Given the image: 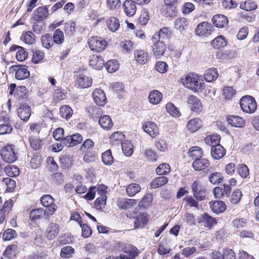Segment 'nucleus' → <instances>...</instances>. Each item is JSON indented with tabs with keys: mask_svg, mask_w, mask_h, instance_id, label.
<instances>
[{
	"mask_svg": "<svg viewBox=\"0 0 259 259\" xmlns=\"http://www.w3.org/2000/svg\"><path fill=\"white\" fill-rule=\"evenodd\" d=\"M182 81L185 87L195 92H199L204 88V83L198 76L194 74H189Z\"/></svg>",
	"mask_w": 259,
	"mask_h": 259,
	"instance_id": "f257e3e1",
	"label": "nucleus"
},
{
	"mask_svg": "<svg viewBox=\"0 0 259 259\" xmlns=\"http://www.w3.org/2000/svg\"><path fill=\"white\" fill-rule=\"evenodd\" d=\"M240 105L243 112L250 114L254 113L257 108L254 98L249 95L244 96L241 98Z\"/></svg>",
	"mask_w": 259,
	"mask_h": 259,
	"instance_id": "f03ea898",
	"label": "nucleus"
},
{
	"mask_svg": "<svg viewBox=\"0 0 259 259\" xmlns=\"http://www.w3.org/2000/svg\"><path fill=\"white\" fill-rule=\"evenodd\" d=\"M152 41L153 54L156 58H159L164 54L166 49L165 45L162 40L160 39L159 35L154 34Z\"/></svg>",
	"mask_w": 259,
	"mask_h": 259,
	"instance_id": "7ed1b4c3",
	"label": "nucleus"
},
{
	"mask_svg": "<svg viewBox=\"0 0 259 259\" xmlns=\"http://www.w3.org/2000/svg\"><path fill=\"white\" fill-rule=\"evenodd\" d=\"M14 147L13 145H8L2 149L1 155L6 162L13 163L17 159Z\"/></svg>",
	"mask_w": 259,
	"mask_h": 259,
	"instance_id": "20e7f679",
	"label": "nucleus"
},
{
	"mask_svg": "<svg viewBox=\"0 0 259 259\" xmlns=\"http://www.w3.org/2000/svg\"><path fill=\"white\" fill-rule=\"evenodd\" d=\"M88 44L91 50L100 52L105 49L107 42L100 37L94 36L89 39Z\"/></svg>",
	"mask_w": 259,
	"mask_h": 259,
	"instance_id": "39448f33",
	"label": "nucleus"
},
{
	"mask_svg": "<svg viewBox=\"0 0 259 259\" xmlns=\"http://www.w3.org/2000/svg\"><path fill=\"white\" fill-rule=\"evenodd\" d=\"M192 191L195 199L198 201H202L206 197L205 189L202 183L198 181H194L191 186Z\"/></svg>",
	"mask_w": 259,
	"mask_h": 259,
	"instance_id": "423d86ee",
	"label": "nucleus"
},
{
	"mask_svg": "<svg viewBox=\"0 0 259 259\" xmlns=\"http://www.w3.org/2000/svg\"><path fill=\"white\" fill-rule=\"evenodd\" d=\"M40 201L42 205L47 208V215H53L56 209L53 198L50 195H44L41 197Z\"/></svg>",
	"mask_w": 259,
	"mask_h": 259,
	"instance_id": "0eeeda50",
	"label": "nucleus"
},
{
	"mask_svg": "<svg viewBox=\"0 0 259 259\" xmlns=\"http://www.w3.org/2000/svg\"><path fill=\"white\" fill-rule=\"evenodd\" d=\"M123 253L120 254V259H135L138 256L139 250L132 245H128L122 249Z\"/></svg>",
	"mask_w": 259,
	"mask_h": 259,
	"instance_id": "6e6552de",
	"label": "nucleus"
},
{
	"mask_svg": "<svg viewBox=\"0 0 259 259\" xmlns=\"http://www.w3.org/2000/svg\"><path fill=\"white\" fill-rule=\"evenodd\" d=\"M95 103L98 106H104L107 103V98L104 92L100 89H95L92 94Z\"/></svg>",
	"mask_w": 259,
	"mask_h": 259,
	"instance_id": "1a4fd4ad",
	"label": "nucleus"
},
{
	"mask_svg": "<svg viewBox=\"0 0 259 259\" xmlns=\"http://www.w3.org/2000/svg\"><path fill=\"white\" fill-rule=\"evenodd\" d=\"M82 140L83 138L82 136L78 133L67 136L63 139V144L65 146H68V147L75 146L81 143Z\"/></svg>",
	"mask_w": 259,
	"mask_h": 259,
	"instance_id": "9d476101",
	"label": "nucleus"
},
{
	"mask_svg": "<svg viewBox=\"0 0 259 259\" xmlns=\"http://www.w3.org/2000/svg\"><path fill=\"white\" fill-rule=\"evenodd\" d=\"M187 102L190 108L197 113L202 111V106L200 100L195 96L190 95L188 97Z\"/></svg>",
	"mask_w": 259,
	"mask_h": 259,
	"instance_id": "9b49d317",
	"label": "nucleus"
},
{
	"mask_svg": "<svg viewBox=\"0 0 259 259\" xmlns=\"http://www.w3.org/2000/svg\"><path fill=\"white\" fill-rule=\"evenodd\" d=\"M213 30V27L211 24L207 22H203L198 25L195 32L197 35H204L210 34Z\"/></svg>",
	"mask_w": 259,
	"mask_h": 259,
	"instance_id": "f8f14e48",
	"label": "nucleus"
},
{
	"mask_svg": "<svg viewBox=\"0 0 259 259\" xmlns=\"http://www.w3.org/2000/svg\"><path fill=\"white\" fill-rule=\"evenodd\" d=\"M10 51L11 52L17 51L16 57L18 61H24L28 57V52L22 47L17 45H13L11 47Z\"/></svg>",
	"mask_w": 259,
	"mask_h": 259,
	"instance_id": "ddd939ff",
	"label": "nucleus"
},
{
	"mask_svg": "<svg viewBox=\"0 0 259 259\" xmlns=\"http://www.w3.org/2000/svg\"><path fill=\"white\" fill-rule=\"evenodd\" d=\"M137 203L136 199L119 198L116 203L118 207L122 209H127L134 206Z\"/></svg>",
	"mask_w": 259,
	"mask_h": 259,
	"instance_id": "4468645a",
	"label": "nucleus"
},
{
	"mask_svg": "<svg viewBox=\"0 0 259 259\" xmlns=\"http://www.w3.org/2000/svg\"><path fill=\"white\" fill-rule=\"evenodd\" d=\"M209 165L210 162L208 159L203 157L194 160L192 163V167L196 171L204 170Z\"/></svg>",
	"mask_w": 259,
	"mask_h": 259,
	"instance_id": "2eb2a0df",
	"label": "nucleus"
},
{
	"mask_svg": "<svg viewBox=\"0 0 259 259\" xmlns=\"http://www.w3.org/2000/svg\"><path fill=\"white\" fill-rule=\"evenodd\" d=\"M92 84L91 77L85 75H78L75 81V86L79 88H88Z\"/></svg>",
	"mask_w": 259,
	"mask_h": 259,
	"instance_id": "dca6fc26",
	"label": "nucleus"
},
{
	"mask_svg": "<svg viewBox=\"0 0 259 259\" xmlns=\"http://www.w3.org/2000/svg\"><path fill=\"white\" fill-rule=\"evenodd\" d=\"M17 113L20 119L24 121H27L31 115V110L26 104H21L17 109Z\"/></svg>",
	"mask_w": 259,
	"mask_h": 259,
	"instance_id": "f3484780",
	"label": "nucleus"
},
{
	"mask_svg": "<svg viewBox=\"0 0 259 259\" xmlns=\"http://www.w3.org/2000/svg\"><path fill=\"white\" fill-rule=\"evenodd\" d=\"M143 128L145 132L152 137L157 136L159 134L158 128L154 122L147 121L143 125Z\"/></svg>",
	"mask_w": 259,
	"mask_h": 259,
	"instance_id": "a211bd4d",
	"label": "nucleus"
},
{
	"mask_svg": "<svg viewBox=\"0 0 259 259\" xmlns=\"http://www.w3.org/2000/svg\"><path fill=\"white\" fill-rule=\"evenodd\" d=\"M212 22L218 27L225 28L228 26V19L224 15L218 14L213 17Z\"/></svg>",
	"mask_w": 259,
	"mask_h": 259,
	"instance_id": "6ab92c4d",
	"label": "nucleus"
},
{
	"mask_svg": "<svg viewBox=\"0 0 259 259\" xmlns=\"http://www.w3.org/2000/svg\"><path fill=\"white\" fill-rule=\"evenodd\" d=\"M135 58L136 61L140 64H145L149 60L148 53L143 50H138L135 52Z\"/></svg>",
	"mask_w": 259,
	"mask_h": 259,
	"instance_id": "aec40b11",
	"label": "nucleus"
},
{
	"mask_svg": "<svg viewBox=\"0 0 259 259\" xmlns=\"http://www.w3.org/2000/svg\"><path fill=\"white\" fill-rule=\"evenodd\" d=\"M136 4L137 3L134 1L132 0H126L124 2L123 7L125 14L128 16L132 17L135 14L137 11Z\"/></svg>",
	"mask_w": 259,
	"mask_h": 259,
	"instance_id": "412c9836",
	"label": "nucleus"
},
{
	"mask_svg": "<svg viewBox=\"0 0 259 259\" xmlns=\"http://www.w3.org/2000/svg\"><path fill=\"white\" fill-rule=\"evenodd\" d=\"M89 65L95 69L100 70L105 65V60L101 56L94 55L91 57Z\"/></svg>",
	"mask_w": 259,
	"mask_h": 259,
	"instance_id": "4be33fe9",
	"label": "nucleus"
},
{
	"mask_svg": "<svg viewBox=\"0 0 259 259\" xmlns=\"http://www.w3.org/2000/svg\"><path fill=\"white\" fill-rule=\"evenodd\" d=\"M226 154L225 149L221 145H213L211 148V154L214 159H220Z\"/></svg>",
	"mask_w": 259,
	"mask_h": 259,
	"instance_id": "5701e85b",
	"label": "nucleus"
},
{
	"mask_svg": "<svg viewBox=\"0 0 259 259\" xmlns=\"http://www.w3.org/2000/svg\"><path fill=\"white\" fill-rule=\"evenodd\" d=\"M49 16L48 9L46 7L37 8L33 13V20H41Z\"/></svg>",
	"mask_w": 259,
	"mask_h": 259,
	"instance_id": "b1692460",
	"label": "nucleus"
},
{
	"mask_svg": "<svg viewBox=\"0 0 259 259\" xmlns=\"http://www.w3.org/2000/svg\"><path fill=\"white\" fill-rule=\"evenodd\" d=\"M210 207L216 213L223 212L226 209V205L223 201H215L209 202Z\"/></svg>",
	"mask_w": 259,
	"mask_h": 259,
	"instance_id": "393cba45",
	"label": "nucleus"
},
{
	"mask_svg": "<svg viewBox=\"0 0 259 259\" xmlns=\"http://www.w3.org/2000/svg\"><path fill=\"white\" fill-rule=\"evenodd\" d=\"M47 215V211L42 208H38L32 210L30 213V218L32 221H36L37 220L42 219Z\"/></svg>",
	"mask_w": 259,
	"mask_h": 259,
	"instance_id": "a878e982",
	"label": "nucleus"
},
{
	"mask_svg": "<svg viewBox=\"0 0 259 259\" xmlns=\"http://www.w3.org/2000/svg\"><path fill=\"white\" fill-rule=\"evenodd\" d=\"M8 120L7 117H3L2 119H0V135L9 134L12 132V127Z\"/></svg>",
	"mask_w": 259,
	"mask_h": 259,
	"instance_id": "bb28decb",
	"label": "nucleus"
},
{
	"mask_svg": "<svg viewBox=\"0 0 259 259\" xmlns=\"http://www.w3.org/2000/svg\"><path fill=\"white\" fill-rule=\"evenodd\" d=\"M228 123L232 126L241 127L244 125L243 119L238 116L230 115L227 118Z\"/></svg>",
	"mask_w": 259,
	"mask_h": 259,
	"instance_id": "cd10ccee",
	"label": "nucleus"
},
{
	"mask_svg": "<svg viewBox=\"0 0 259 259\" xmlns=\"http://www.w3.org/2000/svg\"><path fill=\"white\" fill-rule=\"evenodd\" d=\"M99 123L105 130H109L113 125L111 117L107 115H103L99 118Z\"/></svg>",
	"mask_w": 259,
	"mask_h": 259,
	"instance_id": "c85d7f7f",
	"label": "nucleus"
},
{
	"mask_svg": "<svg viewBox=\"0 0 259 259\" xmlns=\"http://www.w3.org/2000/svg\"><path fill=\"white\" fill-rule=\"evenodd\" d=\"M187 26L188 21L185 18H178L175 21V28L179 30L181 33L185 31Z\"/></svg>",
	"mask_w": 259,
	"mask_h": 259,
	"instance_id": "c756f323",
	"label": "nucleus"
},
{
	"mask_svg": "<svg viewBox=\"0 0 259 259\" xmlns=\"http://www.w3.org/2000/svg\"><path fill=\"white\" fill-rule=\"evenodd\" d=\"M202 126L201 120L197 118L190 120L187 123V128L191 132L197 131Z\"/></svg>",
	"mask_w": 259,
	"mask_h": 259,
	"instance_id": "7c9ffc66",
	"label": "nucleus"
},
{
	"mask_svg": "<svg viewBox=\"0 0 259 259\" xmlns=\"http://www.w3.org/2000/svg\"><path fill=\"white\" fill-rule=\"evenodd\" d=\"M162 98V94L157 90H153L150 92L149 95V102L154 105L158 104Z\"/></svg>",
	"mask_w": 259,
	"mask_h": 259,
	"instance_id": "2f4dec72",
	"label": "nucleus"
},
{
	"mask_svg": "<svg viewBox=\"0 0 259 259\" xmlns=\"http://www.w3.org/2000/svg\"><path fill=\"white\" fill-rule=\"evenodd\" d=\"M162 13L165 17H174L177 13L176 8L173 5H165L161 9Z\"/></svg>",
	"mask_w": 259,
	"mask_h": 259,
	"instance_id": "473e14b6",
	"label": "nucleus"
},
{
	"mask_svg": "<svg viewBox=\"0 0 259 259\" xmlns=\"http://www.w3.org/2000/svg\"><path fill=\"white\" fill-rule=\"evenodd\" d=\"M227 41L222 35H219L212 40L211 45L213 48L220 49L224 48L227 45Z\"/></svg>",
	"mask_w": 259,
	"mask_h": 259,
	"instance_id": "72a5a7b5",
	"label": "nucleus"
},
{
	"mask_svg": "<svg viewBox=\"0 0 259 259\" xmlns=\"http://www.w3.org/2000/svg\"><path fill=\"white\" fill-rule=\"evenodd\" d=\"M168 181V178L165 176L157 177L151 182L150 187L152 189L159 188L167 184Z\"/></svg>",
	"mask_w": 259,
	"mask_h": 259,
	"instance_id": "f704fd0d",
	"label": "nucleus"
},
{
	"mask_svg": "<svg viewBox=\"0 0 259 259\" xmlns=\"http://www.w3.org/2000/svg\"><path fill=\"white\" fill-rule=\"evenodd\" d=\"M219 74L215 68H212L207 70L204 74V79L207 82H211L216 79Z\"/></svg>",
	"mask_w": 259,
	"mask_h": 259,
	"instance_id": "c9c22d12",
	"label": "nucleus"
},
{
	"mask_svg": "<svg viewBox=\"0 0 259 259\" xmlns=\"http://www.w3.org/2000/svg\"><path fill=\"white\" fill-rule=\"evenodd\" d=\"M240 8L245 11H250L256 9L257 6L255 2L251 0H247L240 3Z\"/></svg>",
	"mask_w": 259,
	"mask_h": 259,
	"instance_id": "e433bc0d",
	"label": "nucleus"
},
{
	"mask_svg": "<svg viewBox=\"0 0 259 259\" xmlns=\"http://www.w3.org/2000/svg\"><path fill=\"white\" fill-rule=\"evenodd\" d=\"M188 154L189 156L192 157L194 160L202 157L203 151L202 149L198 147H193L190 148Z\"/></svg>",
	"mask_w": 259,
	"mask_h": 259,
	"instance_id": "4c0bfd02",
	"label": "nucleus"
},
{
	"mask_svg": "<svg viewBox=\"0 0 259 259\" xmlns=\"http://www.w3.org/2000/svg\"><path fill=\"white\" fill-rule=\"evenodd\" d=\"M41 42L42 46L47 49L51 48L54 43L52 36L49 33H47L41 36Z\"/></svg>",
	"mask_w": 259,
	"mask_h": 259,
	"instance_id": "58836bf2",
	"label": "nucleus"
},
{
	"mask_svg": "<svg viewBox=\"0 0 259 259\" xmlns=\"http://www.w3.org/2000/svg\"><path fill=\"white\" fill-rule=\"evenodd\" d=\"M141 190V187L139 184L136 183H132L128 185L126 189L127 195L130 197L135 196L137 193Z\"/></svg>",
	"mask_w": 259,
	"mask_h": 259,
	"instance_id": "ea45409f",
	"label": "nucleus"
},
{
	"mask_svg": "<svg viewBox=\"0 0 259 259\" xmlns=\"http://www.w3.org/2000/svg\"><path fill=\"white\" fill-rule=\"evenodd\" d=\"M153 201V195L151 193H147L139 202L138 206L140 208H146L150 205Z\"/></svg>",
	"mask_w": 259,
	"mask_h": 259,
	"instance_id": "a19ab883",
	"label": "nucleus"
},
{
	"mask_svg": "<svg viewBox=\"0 0 259 259\" xmlns=\"http://www.w3.org/2000/svg\"><path fill=\"white\" fill-rule=\"evenodd\" d=\"M35 35L30 31L25 32L22 35L21 39L28 45H32L35 42Z\"/></svg>",
	"mask_w": 259,
	"mask_h": 259,
	"instance_id": "79ce46f5",
	"label": "nucleus"
},
{
	"mask_svg": "<svg viewBox=\"0 0 259 259\" xmlns=\"http://www.w3.org/2000/svg\"><path fill=\"white\" fill-rule=\"evenodd\" d=\"M70 222L71 225H78L79 227H89L87 224L82 223V219L77 212H74L71 215Z\"/></svg>",
	"mask_w": 259,
	"mask_h": 259,
	"instance_id": "37998d69",
	"label": "nucleus"
},
{
	"mask_svg": "<svg viewBox=\"0 0 259 259\" xmlns=\"http://www.w3.org/2000/svg\"><path fill=\"white\" fill-rule=\"evenodd\" d=\"M102 160L107 165H110L113 163L114 159L111 150L109 149L102 153Z\"/></svg>",
	"mask_w": 259,
	"mask_h": 259,
	"instance_id": "c03bdc74",
	"label": "nucleus"
},
{
	"mask_svg": "<svg viewBox=\"0 0 259 259\" xmlns=\"http://www.w3.org/2000/svg\"><path fill=\"white\" fill-rule=\"evenodd\" d=\"M76 24L74 21H68L64 24V31L66 35L72 36L75 31Z\"/></svg>",
	"mask_w": 259,
	"mask_h": 259,
	"instance_id": "a18cd8bd",
	"label": "nucleus"
},
{
	"mask_svg": "<svg viewBox=\"0 0 259 259\" xmlns=\"http://www.w3.org/2000/svg\"><path fill=\"white\" fill-rule=\"evenodd\" d=\"M5 172L10 177H16L20 175L19 169L15 165H9L6 167Z\"/></svg>",
	"mask_w": 259,
	"mask_h": 259,
	"instance_id": "49530a36",
	"label": "nucleus"
},
{
	"mask_svg": "<svg viewBox=\"0 0 259 259\" xmlns=\"http://www.w3.org/2000/svg\"><path fill=\"white\" fill-rule=\"evenodd\" d=\"M30 76V73L24 67L18 69L15 73V77L18 80H22L28 78Z\"/></svg>",
	"mask_w": 259,
	"mask_h": 259,
	"instance_id": "de8ad7c7",
	"label": "nucleus"
},
{
	"mask_svg": "<svg viewBox=\"0 0 259 259\" xmlns=\"http://www.w3.org/2000/svg\"><path fill=\"white\" fill-rule=\"evenodd\" d=\"M106 69L109 73H113L118 70L119 64L116 60L107 61L106 64Z\"/></svg>",
	"mask_w": 259,
	"mask_h": 259,
	"instance_id": "09e8293b",
	"label": "nucleus"
},
{
	"mask_svg": "<svg viewBox=\"0 0 259 259\" xmlns=\"http://www.w3.org/2000/svg\"><path fill=\"white\" fill-rule=\"evenodd\" d=\"M72 110L68 105H64L60 108V114L61 116L65 119H69L72 115Z\"/></svg>",
	"mask_w": 259,
	"mask_h": 259,
	"instance_id": "8fccbe9b",
	"label": "nucleus"
},
{
	"mask_svg": "<svg viewBox=\"0 0 259 259\" xmlns=\"http://www.w3.org/2000/svg\"><path fill=\"white\" fill-rule=\"evenodd\" d=\"M147 223V214L143 213L138 215L134 221V227L146 225Z\"/></svg>",
	"mask_w": 259,
	"mask_h": 259,
	"instance_id": "3c124183",
	"label": "nucleus"
},
{
	"mask_svg": "<svg viewBox=\"0 0 259 259\" xmlns=\"http://www.w3.org/2000/svg\"><path fill=\"white\" fill-rule=\"evenodd\" d=\"M107 25L110 31L115 32L119 27V22L116 18L112 17L108 20Z\"/></svg>",
	"mask_w": 259,
	"mask_h": 259,
	"instance_id": "603ef678",
	"label": "nucleus"
},
{
	"mask_svg": "<svg viewBox=\"0 0 259 259\" xmlns=\"http://www.w3.org/2000/svg\"><path fill=\"white\" fill-rule=\"evenodd\" d=\"M170 171V167L168 164L164 163L160 164L156 169L158 175H166Z\"/></svg>",
	"mask_w": 259,
	"mask_h": 259,
	"instance_id": "864d4df0",
	"label": "nucleus"
},
{
	"mask_svg": "<svg viewBox=\"0 0 259 259\" xmlns=\"http://www.w3.org/2000/svg\"><path fill=\"white\" fill-rule=\"evenodd\" d=\"M220 136L218 135L215 134L206 137L205 139V141L207 144L210 145L211 147L214 145H220Z\"/></svg>",
	"mask_w": 259,
	"mask_h": 259,
	"instance_id": "5fc2aeb1",
	"label": "nucleus"
},
{
	"mask_svg": "<svg viewBox=\"0 0 259 259\" xmlns=\"http://www.w3.org/2000/svg\"><path fill=\"white\" fill-rule=\"evenodd\" d=\"M52 38L54 43L58 45L62 44L64 38L63 32L60 29H57L54 31Z\"/></svg>",
	"mask_w": 259,
	"mask_h": 259,
	"instance_id": "6e6d98bb",
	"label": "nucleus"
},
{
	"mask_svg": "<svg viewBox=\"0 0 259 259\" xmlns=\"http://www.w3.org/2000/svg\"><path fill=\"white\" fill-rule=\"evenodd\" d=\"M29 142L31 147L34 150H39L43 145L42 141L37 137H30Z\"/></svg>",
	"mask_w": 259,
	"mask_h": 259,
	"instance_id": "4d7b16f0",
	"label": "nucleus"
},
{
	"mask_svg": "<svg viewBox=\"0 0 259 259\" xmlns=\"http://www.w3.org/2000/svg\"><path fill=\"white\" fill-rule=\"evenodd\" d=\"M166 109L172 116L178 117L180 116L181 113L178 110L177 108L172 103H168L166 105Z\"/></svg>",
	"mask_w": 259,
	"mask_h": 259,
	"instance_id": "13d9d810",
	"label": "nucleus"
},
{
	"mask_svg": "<svg viewBox=\"0 0 259 259\" xmlns=\"http://www.w3.org/2000/svg\"><path fill=\"white\" fill-rule=\"evenodd\" d=\"M122 150L126 156H131L133 152V145L130 141H126L121 144Z\"/></svg>",
	"mask_w": 259,
	"mask_h": 259,
	"instance_id": "bf43d9fd",
	"label": "nucleus"
},
{
	"mask_svg": "<svg viewBox=\"0 0 259 259\" xmlns=\"http://www.w3.org/2000/svg\"><path fill=\"white\" fill-rule=\"evenodd\" d=\"M203 221L206 223L207 224V227H212L213 226H215L217 225V221L214 218H212L206 213H204L201 218V222ZM199 223L200 221H198Z\"/></svg>",
	"mask_w": 259,
	"mask_h": 259,
	"instance_id": "052dcab7",
	"label": "nucleus"
},
{
	"mask_svg": "<svg viewBox=\"0 0 259 259\" xmlns=\"http://www.w3.org/2000/svg\"><path fill=\"white\" fill-rule=\"evenodd\" d=\"M18 247L17 245L13 244L7 246L5 251V255L8 258H12L16 255Z\"/></svg>",
	"mask_w": 259,
	"mask_h": 259,
	"instance_id": "680f3d73",
	"label": "nucleus"
},
{
	"mask_svg": "<svg viewBox=\"0 0 259 259\" xmlns=\"http://www.w3.org/2000/svg\"><path fill=\"white\" fill-rule=\"evenodd\" d=\"M74 249L70 246H66L63 247L60 252V255L62 257L67 258L72 256L74 253Z\"/></svg>",
	"mask_w": 259,
	"mask_h": 259,
	"instance_id": "e2e57ef3",
	"label": "nucleus"
},
{
	"mask_svg": "<svg viewBox=\"0 0 259 259\" xmlns=\"http://www.w3.org/2000/svg\"><path fill=\"white\" fill-rule=\"evenodd\" d=\"M3 182L7 185V191L12 192L16 187V182L12 178L8 177L3 178Z\"/></svg>",
	"mask_w": 259,
	"mask_h": 259,
	"instance_id": "0e129e2a",
	"label": "nucleus"
},
{
	"mask_svg": "<svg viewBox=\"0 0 259 259\" xmlns=\"http://www.w3.org/2000/svg\"><path fill=\"white\" fill-rule=\"evenodd\" d=\"M35 22L33 24V30L36 34H39L45 28V24L43 21L34 20Z\"/></svg>",
	"mask_w": 259,
	"mask_h": 259,
	"instance_id": "69168bd1",
	"label": "nucleus"
},
{
	"mask_svg": "<svg viewBox=\"0 0 259 259\" xmlns=\"http://www.w3.org/2000/svg\"><path fill=\"white\" fill-rule=\"evenodd\" d=\"M242 194L239 189L236 190L232 194L230 201L232 204H236L241 200Z\"/></svg>",
	"mask_w": 259,
	"mask_h": 259,
	"instance_id": "338daca9",
	"label": "nucleus"
},
{
	"mask_svg": "<svg viewBox=\"0 0 259 259\" xmlns=\"http://www.w3.org/2000/svg\"><path fill=\"white\" fill-rule=\"evenodd\" d=\"M59 232L58 228H47L46 231V236L49 240H52L55 238Z\"/></svg>",
	"mask_w": 259,
	"mask_h": 259,
	"instance_id": "774afa93",
	"label": "nucleus"
}]
</instances>
